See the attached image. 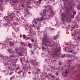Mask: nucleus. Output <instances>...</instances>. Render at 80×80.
<instances>
[{
  "mask_svg": "<svg viewBox=\"0 0 80 80\" xmlns=\"http://www.w3.org/2000/svg\"><path fill=\"white\" fill-rule=\"evenodd\" d=\"M9 53H11V55L9 56V58H12L13 57H18L19 55L22 56L24 55L25 52L23 51L21 49H18L16 51L13 52L12 49H8L7 50Z\"/></svg>",
  "mask_w": 80,
  "mask_h": 80,
  "instance_id": "nucleus-1",
  "label": "nucleus"
},
{
  "mask_svg": "<svg viewBox=\"0 0 80 80\" xmlns=\"http://www.w3.org/2000/svg\"><path fill=\"white\" fill-rule=\"evenodd\" d=\"M47 35L44 33V38L42 40L43 44H46L45 46L48 49V47H53V46L54 47V48H56V49H57L59 47L58 46H60V45L58 44H55L53 42V45L50 44V42H49V39L47 38Z\"/></svg>",
  "mask_w": 80,
  "mask_h": 80,
  "instance_id": "nucleus-2",
  "label": "nucleus"
},
{
  "mask_svg": "<svg viewBox=\"0 0 80 80\" xmlns=\"http://www.w3.org/2000/svg\"><path fill=\"white\" fill-rule=\"evenodd\" d=\"M24 25H25V30H26V32H27L29 34L27 36V38H25V40H28V39H32L33 38V36L32 35L33 34L32 31L33 29L31 27V25H29L28 24H23Z\"/></svg>",
  "mask_w": 80,
  "mask_h": 80,
  "instance_id": "nucleus-3",
  "label": "nucleus"
},
{
  "mask_svg": "<svg viewBox=\"0 0 80 80\" xmlns=\"http://www.w3.org/2000/svg\"><path fill=\"white\" fill-rule=\"evenodd\" d=\"M67 48H64V50L65 52H67V48L68 49V53H72L73 54L75 53V46L74 45L72 44L70 45H68Z\"/></svg>",
  "mask_w": 80,
  "mask_h": 80,
  "instance_id": "nucleus-4",
  "label": "nucleus"
},
{
  "mask_svg": "<svg viewBox=\"0 0 80 80\" xmlns=\"http://www.w3.org/2000/svg\"><path fill=\"white\" fill-rule=\"evenodd\" d=\"M46 18H45V16H43L40 18H36V21L33 20L32 21L34 23V24L32 25V27H35L36 25L38 24V22L41 23L42 21L43 20H45Z\"/></svg>",
  "mask_w": 80,
  "mask_h": 80,
  "instance_id": "nucleus-5",
  "label": "nucleus"
},
{
  "mask_svg": "<svg viewBox=\"0 0 80 80\" xmlns=\"http://www.w3.org/2000/svg\"><path fill=\"white\" fill-rule=\"evenodd\" d=\"M46 8H47L48 12H49L48 13V15L49 17H52L54 15V12L52 11V7L50 5H48L46 6Z\"/></svg>",
  "mask_w": 80,
  "mask_h": 80,
  "instance_id": "nucleus-6",
  "label": "nucleus"
},
{
  "mask_svg": "<svg viewBox=\"0 0 80 80\" xmlns=\"http://www.w3.org/2000/svg\"><path fill=\"white\" fill-rule=\"evenodd\" d=\"M27 71H28V69L27 68L23 69V70H21V71H18V74H19V75L21 74V75H23V77H26V73L27 72Z\"/></svg>",
  "mask_w": 80,
  "mask_h": 80,
  "instance_id": "nucleus-7",
  "label": "nucleus"
},
{
  "mask_svg": "<svg viewBox=\"0 0 80 80\" xmlns=\"http://www.w3.org/2000/svg\"><path fill=\"white\" fill-rule=\"evenodd\" d=\"M72 0H62L63 2L64 6L67 5V3H69V4L71 3L72 2Z\"/></svg>",
  "mask_w": 80,
  "mask_h": 80,
  "instance_id": "nucleus-8",
  "label": "nucleus"
},
{
  "mask_svg": "<svg viewBox=\"0 0 80 80\" xmlns=\"http://www.w3.org/2000/svg\"><path fill=\"white\" fill-rule=\"evenodd\" d=\"M7 44H8V42H7V41H6V42H3V43H1L0 42V45H2V47H7L8 46H6L7 45Z\"/></svg>",
  "mask_w": 80,
  "mask_h": 80,
  "instance_id": "nucleus-9",
  "label": "nucleus"
},
{
  "mask_svg": "<svg viewBox=\"0 0 80 80\" xmlns=\"http://www.w3.org/2000/svg\"><path fill=\"white\" fill-rule=\"evenodd\" d=\"M8 16H6L5 18H6V20L8 21L9 20V19H10L12 16H11V14H8Z\"/></svg>",
  "mask_w": 80,
  "mask_h": 80,
  "instance_id": "nucleus-10",
  "label": "nucleus"
},
{
  "mask_svg": "<svg viewBox=\"0 0 80 80\" xmlns=\"http://www.w3.org/2000/svg\"><path fill=\"white\" fill-rule=\"evenodd\" d=\"M52 57H55V58H58L59 57H59V55H58V54H56L54 53L52 54Z\"/></svg>",
  "mask_w": 80,
  "mask_h": 80,
  "instance_id": "nucleus-11",
  "label": "nucleus"
},
{
  "mask_svg": "<svg viewBox=\"0 0 80 80\" xmlns=\"http://www.w3.org/2000/svg\"><path fill=\"white\" fill-rule=\"evenodd\" d=\"M26 11L25 12V15H24V17H27V15H29L30 13L28 12V10L27 9H26Z\"/></svg>",
  "mask_w": 80,
  "mask_h": 80,
  "instance_id": "nucleus-12",
  "label": "nucleus"
},
{
  "mask_svg": "<svg viewBox=\"0 0 80 80\" xmlns=\"http://www.w3.org/2000/svg\"><path fill=\"white\" fill-rule=\"evenodd\" d=\"M25 62L26 63H28L29 62V63H32V60L31 59H29V61H28V59L26 58V59L24 60Z\"/></svg>",
  "mask_w": 80,
  "mask_h": 80,
  "instance_id": "nucleus-13",
  "label": "nucleus"
},
{
  "mask_svg": "<svg viewBox=\"0 0 80 80\" xmlns=\"http://www.w3.org/2000/svg\"><path fill=\"white\" fill-rule=\"evenodd\" d=\"M55 69H56V68H55V67L53 66L51 68V72H52L54 73Z\"/></svg>",
  "mask_w": 80,
  "mask_h": 80,
  "instance_id": "nucleus-14",
  "label": "nucleus"
},
{
  "mask_svg": "<svg viewBox=\"0 0 80 80\" xmlns=\"http://www.w3.org/2000/svg\"><path fill=\"white\" fill-rule=\"evenodd\" d=\"M7 65V68H8V67H9V68H11V67H10V66H11V63H10V62H8L5 64V65Z\"/></svg>",
  "mask_w": 80,
  "mask_h": 80,
  "instance_id": "nucleus-15",
  "label": "nucleus"
},
{
  "mask_svg": "<svg viewBox=\"0 0 80 80\" xmlns=\"http://www.w3.org/2000/svg\"><path fill=\"white\" fill-rule=\"evenodd\" d=\"M13 61H13V64H12V65L14 67H15L16 66V65H15V63H16V62H17V59H14Z\"/></svg>",
  "mask_w": 80,
  "mask_h": 80,
  "instance_id": "nucleus-16",
  "label": "nucleus"
},
{
  "mask_svg": "<svg viewBox=\"0 0 80 80\" xmlns=\"http://www.w3.org/2000/svg\"><path fill=\"white\" fill-rule=\"evenodd\" d=\"M8 43H9L10 47H12V46H13V45H14V43H13V42H12L11 41H9Z\"/></svg>",
  "mask_w": 80,
  "mask_h": 80,
  "instance_id": "nucleus-17",
  "label": "nucleus"
},
{
  "mask_svg": "<svg viewBox=\"0 0 80 80\" xmlns=\"http://www.w3.org/2000/svg\"><path fill=\"white\" fill-rule=\"evenodd\" d=\"M32 64L34 65H38V62L35 61H33Z\"/></svg>",
  "mask_w": 80,
  "mask_h": 80,
  "instance_id": "nucleus-18",
  "label": "nucleus"
},
{
  "mask_svg": "<svg viewBox=\"0 0 80 80\" xmlns=\"http://www.w3.org/2000/svg\"><path fill=\"white\" fill-rule=\"evenodd\" d=\"M3 2V1L2 0H0V2ZM4 9L3 8V7L2 6H1V5H0V10H3Z\"/></svg>",
  "mask_w": 80,
  "mask_h": 80,
  "instance_id": "nucleus-19",
  "label": "nucleus"
},
{
  "mask_svg": "<svg viewBox=\"0 0 80 80\" xmlns=\"http://www.w3.org/2000/svg\"><path fill=\"white\" fill-rule=\"evenodd\" d=\"M66 17V15L65 14H61V17L62 18H63L64 17Z\"/></svg>",
  "mask_w": 80,
  "mask_h": 80,
  "instance_id": "nucleus-20",
  "label": "nucleus"
},
{
  "mask_svg": "<svg viewBox=\"0 0 80 80\" xmlns=\"http://www.w3.org/2000/svg\"><path fill=\"white\" fill-rule=\"evenodd\" d=\"M3 58L4 60H8V59H9V58L8 57V56H3Z\"/></svg>",
  "mask_w": 80,
  "mask_h": 80,
  "instance_id": "nucleus-21",
  "label": "nucleus"
},
{
  "mask_svg": "<svg viewBox=\"0 0 80 80\" xmlns=\"http://www.w3.org/2000/svg\"><path fill=\"white\" fill-rule=\"evenodd\" d=\"M46 12H47V10L45 9H44L43 11V15H45V14H46Z\"/></svg>",
  "mask_w": 80,
  "mask_h": 80,
  "instance_id": "nucleus-22",
  "label": "nucleus"
},
{
  "mask_svg": "<svg viewBox=\"0 0 80 80\" xmlns=\"http://www.w3.org/2000/svg\"><path fill=\"white\" fill-rule=\"evenodd\" d=\"M62 76H63V77H67V75H65V73L63 72H62Z\"/></svg>",
  "mask_w": 80,
  "mask_h": 80,
  "instance_id": "nucleus-23",
  "label": "nucleus"
},
{
  "mask_svg": "<svg viewBox=\"0 0 80 80\" xmlns=\"http://www.w3.org/2000/svg\"><path fill=\"white\" fill-rule=\"evenodd\" d=\"M20 44H21V45H22L23 46H25V43H23V42H21Z\"/></svg>",
  "mask_w": 80,
  "mask_h": 80,
  "instance_id": "nucleus-24",
  "label": "nucleus"
},
{
  "mask_svg": "<svg viewBox=\"0 0 80 80\" xmlns=\"http://www.w3.org/2000/svg\"><path fill=\"white\" fill-rule=\"evenodd\" d=\"M78 57L76 56H74L73 57V60H75V59H77Z\"/></svg>",
  "mask_w": 80,
  "mask_h": 80,
  "instance_id": "nucleus-25",
  "label": "nucleus"
},
{
  "mask_svg": "<svg viewBox=\"0 0 80 80\" xmlns=\"http://www.w3.org/2000/svg\"><path fill=\"white\" fill-rule=\"evenodd\" d=\"M13 24L14 25H17L18 24L17 22H15L13 23Z\"/></svg>",
  "mask_w": 80,
  "mask_h": 80,
  "instance_id": "nucleus-26",
  "label": "nucleus"
},
{
  "mask_svg": "<svg viewBox=\"0 0 80 80\" xmlns=\"http://www.w3.org/2000/svg\"><path fill=\"white\" fill-rule=\"evenodd\" d=\"M68 68L69 69H70V68H71V67H72L71 66H70V65H68Z\"/></svg>",
  "mask_w": 80,
  "mask_h": 80,
  "instance_id": "nucleus-27",
  "label": "nucleus"
},
{
  "mask_svg": "<svg viewBox=\"0 0 80 80\" xmlns=\"http://www.w3.org/2000/svg\"><path fill=\"white\" fill-rule=\"evenodd\" d=\"M28 47L30 48H32V45H31V44H28Z\"/></svg>",
  "mask_w": 80,
  "mask_h": 80,
  "instance_id": "nucleus-28",
  "label": "nucleus"
},
{
  "mask_svg": "<svg viewBox=\"0 0 80 80\" xmlns=\"http://www.w3.org/2000/svg\"><path fill=\"white\" fill-rule=\"evenodd\" d=\"M12 35L14 37V38H17V37L14 36V35H15V34L14 33H12Z\"/></svg>",
  "mask_w": 80,
  "mask_h": 80,
  "instance_id": "nucleus-29",
  "label": "nucleus"
},
{
  "mask_svg": "<svg viewBox=\"0 0 80 80\" xmlns=\"http://www.w3.org/2000/svg\"><path fill=\"white\" fill-rule=\"evenodd\" d=\"M13 73V72H11L9 73V75H12Z\"/></svg>",
  "mask_w": 80,
  "mask_h": 80,
  "instance_id": "nucleus-30",
  "label": "nucleus"
},
{
  "mask_svg": "<svg viewBox=\"0 0 80 80\" xmlns=\"http://www.w3.org/2000/svg\"><path fill=\"white\" fill-rule=\"evenodd\" d=\"M15 77V75L13 76L12 77H11L10 78V80H12L13 78H14Z\"/></svg>",
  "mask_w": 80,
  "mask_h": 80,
  "instance_id": "nucleus-31",
  "label": "nucleus"
},
{
  "mask_svg": "<svg viewBox=\"0 0 80 80\" xmlns=\"http://www.w3.org/2000/svg\"><path fill=\"white\" fill-rule=\"evenodd\" d=\"M72 13L73 15H75L76 14V12L75 11H73L72 12Z\"/></svg>",
  "mask_w": 80,
  "mask_h": 80,
  "instance_id": "nucleus-32",
  "label": "nucleus"
},
{
  "mask_svg": "<svg viewBox=\"0 0 80 80\" xmlns=\"http://www.w3.org/2000/svg\"><path fill=\"white\" fill-rule=\"evenodd\" d=\"M23 38H25L26 37V35H23L22 36Z\"/></svg>",
  "mask_w": 80,
  "mask_h": 80,
  "instance_id": "nucleus-33",
  "label": "nucleus"
},
{
  "mask_svg": "<svg viewBox=\"0 0 80 80\" xmlns=\"http://www.w3.org/2000/svg\"><path fill=\"white\" fill-rule=\"evenodd\" d=\"M19 70V68L18 67L16 68V72H17V70Z\"/></svg>",
  "mask_w": 80,
  "mask_h": 80,
  "instance_id": "nucleus-34",
  "label": "nucleus"
},
{
  "mask_svg": "<svg viewBox=\"0 0 80 80\" xmlns=\"http://www.w3.org/2000/svg\"><path fill=\"white\" fill-rule=\"evenodd\" d=\"M49 29L50 30H53V28H50Z\"/></svg>",
  "mask_w": 80,
  "mask_h": 80,
  "instance_id": "nucleus-35",
  "label": "nucleus"
},
{
  "mask_svg": "<svg viewBox=\"0 0 80 80\" xmlns=\"http://www.w3.org/2000/svg\"><path fill=\"white\" fill-rule=\"evenodd\" d=\"M34 80H39V79H37L36 78H33Z\"/></svg>",
  "mask_w": 80,
  "mask_h": 80,
  "instance_id": "nucleus-36",
  "label": "nucleus"
},
{
  "mask_svg": "<svg viewBox=\"0 0 80 80\" xmlns=\"http://www.w3.org/2000/svg\"><path fill=\"white\" fill-rule=\"evenodd\" d=\"M59 64L60 65H62V62H59Z\"/></svg>",
  "mask_w": 80,
  "mask_h": 80,
  "instance_id": "nucleus-37",
  "label": "nucleus"
},
{
  "mask_svg": "<svg viewBox=\"0 0 80 80\" xmlns=\"http://www.w3.org/2000/svg\"><path fill=\"white\" fill-rule=\"evenodd\" d=\"M37 28L38 29V30H39V29H40V27H39L38 26L37 27Z\"/></svg>",
  "mask_w": 80,
  "mask_h": 80,
  "instance_id": "nucleus-38",
  "label": "nucleus"
},
{
  "mask_svg": "<svg viewBox=\"0 0 80 80\" xmlns=\"http://www.w3.org/2000/svg\"><path fill=\"white\" fill-rule=\"evenodd\" d=\"M13 43H14V45H15V44H16L17 43V42H13Z\"/></svg>",
  "mask_w": 80,
  "mask_h": 80,
  "instance_id": "nucleus-39",
  "label": "nucleus"
},
{
  "mask_svg": "<svg viewBox=\"0 0 80 80\" xmlns=\"http://www.w3.org/2000/svg\"><path fill=\"white\" fill-rule=\"evenodd\" d=\"M36 69H37V70H38V71L39 72H40V70L39 69H37V68H36Z\"/></svg>",
  "mask_w": 80,
  "mask_h": 80,
  "instance_id": "nucleus-40",
  "label": "nucleus"
},
{
  "mask_svg": "<svg viewBox=\"0 0 80 80\" xmlns=\"http://www.w3.org/2000/svg\"><path fill=\"white\" fill-rule=\"evenodd\" d=\"M22 7H23V8H24V5L23 4H22Z\"/></svg>",
  "mask_w": 80,
  "mask_h": 80,
  "instance_id": "nucleus-41",
  "label": "nucleus"
},
{
  "mask_svg": "<svg viewBox=\"0 0 80 80\" xmlns=\"http://www.w3.org/2000/svg\"><path fill=\"white\" fill-rule=\"evenodd\" d=\"M42 49H45V47H42Z\"/></svg>",
  "mask_w": 80,
  "mask_h": 80,
  "instance_id": "nucleus-42",
  "label": "nucleus"
},
{
  "mask_svg": "<svg viewBox=\"0 0 80 80\" xmlns=\"http://www.w3.org/2000/svg\"><path fill=\"white\" fill-rule=\"evenodd\" d=\"M35 75H36V74H38V72H35Z\"/></svg>",
  "mask_w": 80,
  "mask_h": 80,
  "instance_id": "nucleus-43",
  "label": "nucleus"
},
{
  "mask_svg": "<svg viewBox=\"0 0 80 80\" xmlns=\"http://www.w3.org/2000/svg\"><path fill=\"white\" fill-rule=\"evenodd\" d=\"M22 58H21L20 59V61L21 63H22Z\"/></svg>",
  "mask_w": 80,
  "mask_h": 80,
  "instance_id": "nucleus-44",
  "label": "nucleus"
},
{
  "mask_svg": "<svg viewBox=\"0 0 80 80\" xmlns=\"http://www.w3.org/2000/svg\"><path fill=\"white\" fill-rule=\"evenodd\" d=\"M78 40H79V41H80V37H78Z\"/></svg>",
  "mask_w": 80,
  "mask_h": 80,
  "instance_id": "nucleus-45",
  "label": "nucleus"
},
{
  "mask_svg": "<svg viewBox=\"0 0 80 80\" xmlns=\"http://www.w3.org/2000/svg\"><path fill=\"white\" fill-rule=\"evenodd\" d=\"M16 2H17V0H15V1H14L13 2V3H16Z\"/></svg>",
  "mask_w": 80,
  "mask_h": 80,
  "instance_id": "nucleus-46",
  "label": "nucleus"
},
{
  "mask_svg": "<svg viewBox=\"0 0 80 80\" xmlns=\"http://www.w3.org/2000/svg\"><path fill=\"white\" fill-rule=\"evenodd\" d=\"M72 36H75V34H72Z\"/></svg>",
  "mask_w": 80,
  "mask_h": 80,
  "instance_id": "nucleus-47",
  "label": "nucleus"
},
{
  "mask_svg": "<svg viewBox=\"0 0 80 80\" xmlns=\"http://www.w3.org/2000/svg\"><path fill=\"white\" fill-rule=\"evenodd\" d=\"M68 22L67 20H66V21H64V22H65L66 23V22Z\"/></svg>",
  "mask_w": 80,
  "mask_h": 80,
  "instance_id": "nucleus-48",
  "label": "nucleus"
},
{
  "mask_svg": "<svg viewBox=\"0 0 80 80\" xmlns=\"http://www.w3.org/2000/svg\"><path fill=\"white\" fill-rule=\"evenodd\" d=\"M65 73H66V74H67V73H68V72H65Z\"/></svg>",
  "mask_w": 80,
  "mask_h": 80,
  "instance_id": "nucleus-49",
  "label": "nucleus"
},
{
  "mask_svg": "<svg viewBox=\"0 0 80 80\" xmlns=\"http://www.w3.org/2000/svg\"><path fill=\"white\" fill-rule=\"evenodd\" d=\"M42 0H38V1H39V2H41V1H42Z\"/></svg>",
  "mask_w": 80,
  "mask_h": 80,
  "instance_id": "nucleus-50",
  "label": "nucleus"
},
{
  "mask_svg": "<svg viewBox=\"0 0 80 80\" xmlns=\"http://www.w3.org/2000/svg\"><path fill=\"white\" fill-rule=\"evenodd\" d=\"M53 77H54L53 76V75H52V78H53Z\"/></svg>",
  "mask_w": 80,
  "mask_h": 80,
  "instance_id": "nucleus-51",
  "label": "nucleus"
},
{
  "mask_svg": "<svg viewBox=\"0 0 80 80\" xmlns=\"http://www.w3.org/2000/svg\"><path fill=\"white\" fill-rule=\"evenodd\" d=\"M47 51L48 53H50V52H48V50H47Z\"/></svg>",
  "mask_w": 80,
  "mask_h": 80,
  "instance_id": "nucleus-52",
  "label": "nucleus"
},
{
  "mask_svg": "<svg viewBox=\"0 0 80 80\" xmlns=\"http://www.w3.org/2000/svg\"><path fill=\"white\" fill-rule=\"evenodd\" d=\"M54 38V39H55V38H55V37H54V38Z\"/></svg>",
  "mask_w": 80,
  "mask_h": 80,
  "instance_id": "nucleus-53",
  "label": "nucleus"
},
{
  "mask_svg": "<svg viewBox=\"0 0 80 80\" xmlns=\"http://www.w3.org/2000/svg\"><path fill=\"white\" fill-rule=\"evenodd\" d=\"M28 7V8H30V7L29 6H28V7H27V8Z\"/></svg>",
  "mask_w": 80,
  "mask_h": 80,
  "instance_id": "nucleus-54",
  "label": "nucleus"
},
{
  "mask_svg": "<svg viewBox=\"0 0 80 80\" xmlns=\"http://www.w3.org/2000/svg\"><path fill=\"white\" fill-rule=\"evenodd\" d=\"M32 54H33V52H32Z\"/></svg>",
  "mask_w": 80,
  "mask_h": 80,
  "instance_id": "nucleus-55",
  "label": "nucleus"
},
{
  "mask_svg": "<svg viewBox=\"0 0 80 80\" xmlns=\"http://www.w3.org/2000/svg\"><path fill=\"white\" fill-rule=\"evenodd\" d=\"M71 31H72V30H73V29H71Z\"/></svg>",
  "mask_w": 80,
  "mask_h": 80,
  "instance_id": "nucleus-56",
  "label": "nucleus"
},
{
  "mask_svg": "<svg viewBox=\"0 0 80 80\" xmlns=\"http://www.w3.org/2000/svg\"><path fill=\"white\" fill-rule=\"evenodd\" d=\"M68 26L70 27V25H68Z\"/></svg>",
  "mask_w": 80,
  "mask_h": 80,
  "instance_id": "nucleus-57",
  "label": "nucleus"
},
{
  "mask_svg": "<svg viewBox=\"0 0 80 80\" xmlns=\"http://www.w3.org/2000/svg\"><path fill=\"white\" fill-rule=\"evenodd\" d=\"M13 13V15H15V13Z\"/></svg>",
  "mask_w": 80,
  "mask_h": 80,
  "instance_id": "nucleus-58",
  "label": "nucleus"
},
{
  "mask_svg": "<svg viewBox=\"0 0 80 80\" xmlns=\"http://www.w3.org/2000/svg\"><path fill=\"white\" fill-rule=\"evenodd\" d=\"M8 72H7V74H8Z\"/></svg>",
  "mask_w": 80,
  "mask_h": 80,
  "instance_id": "nucleus-59",
  "label": "nucleus"
},
{
  "mask_svg": "<svg viewBox=\"0 0 80 80\" xmlns=\"http://www.w3.org/2000/svg\"><path fill=\"white\" fill-rule=\"evenodd\" d=\"M25 21H24L23 23H25Z\"/></svg>",
  "mask_w": 80,
  "mask_h": 80,
  "instance_id": "nucleus-60",
  "label": "nucleus"
},
{
  "mask_svg": "<svg viewBox=\"0 0 80 80\" xmlns=\"http://www.w3.org/2000/svg\"><path fill=\"white\" fill-rule=\"evenodd\" d=\"M39 26H40V24H39Z\"/></svg>",
  "mask_w": 80,
  "mask_h": 80,
  "instance_id": "nucleus-61",
  "label": "nucleus"
},
{
  "mask_svg": "<svg viewBox=\"0 0 80 80\" xmlns=\"http://www.w3.org/2000/svg\"><path fill=\"white\" fill-rule=\"evenodd\" d=\"M2 20H1L0 21V22H1V21H2Z\"/></svg>",
  "mask_w": 80,
  "mask_h": 80,
  "instance_id": "nucleus-62",
  "label": "nucleus"
},
{
  "mask_svg": "<svg viewBox=\"0 0 80 80\" xmlns=\"http://www.w3.org/2000/svg\"><path fill=\"white\" fill-rule=\"evenodd\" d=\"M3 62H4V60H3Z\"/></svg>",
  "mask_w": 80,
  "mask_h": 80,
  "instance_id": "nucleus-63",
  "label": "nucleus"
},
{
  "mask_svg": "<svg viewBox=\"0 0 80 80\" xmlns=\"http://www.w3.org/2000/svg\"><path fill=\"white\" fill-rule=\"evenodd\" d=\"M53 5H54V4H53Z\"/></svg>",
  "mask_w": 80,
  "mask_h": 80,
  "instance_id": "nucleus-64",
  "label": "nucleus"
}]
</instances>
